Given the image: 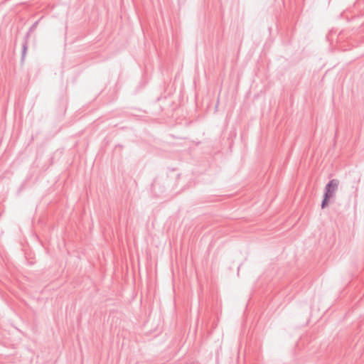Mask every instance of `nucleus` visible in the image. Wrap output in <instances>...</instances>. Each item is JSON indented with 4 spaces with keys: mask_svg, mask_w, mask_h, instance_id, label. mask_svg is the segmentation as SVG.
Returning a JSON list of instances; mask_svg holds the SVG:
<instances>
[{
    "mask_svg": "<svg viewBox=\"0 0 364 364\" xmlns=\"http://www.w3.org/2000/svg\"><path fill=\"white\" fill-rule=\"evenodd\" d=\"M338 182L336 180H331L326 186V198H331L338 189Z\"/></svg>",
    "mask_w": 364,
    "mask_h": 364,
    "instance_id": "1",
    "label": "nucleus"
},
{
    "mask_svg": "<svg viewBox=\"0 0 364 364\" xmlns=\"http://www.w3.org/2000/svg\"><path fill=\"white\" fill-rule=\"evenodd\" d=\"M330 198H326V196H324V198H323V200L322 204H321V208H324L328 205V200Z\"/></svg>",
    "mask_w": 364,
    "mask_h": 364,
    "instance_id": "2",
    "label": "nucleus"
}]
</instances>
